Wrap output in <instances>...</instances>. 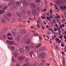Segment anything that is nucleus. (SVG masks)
Masks as SVG:
<instances>
[{
	"instance_id": "nucleus-1",
	"label": "nucleus",
	"mask_w": 66,
	"mask_h": 66,
	"mask_svg": "<svg viewBox=\"0 0 66 66\" xmlns=\"http://www.w3.org/2000/svg\"><path fill=\"white\" fill-rule=\"evenodd\" d=\"M12 3L13 7L15 8V9H16V8H15L16 7V6H19V5H20V4H21V2H17L16 3V5H15L14 4V2H12L9 3L8 4V5L9 6H11V5H12Z\"/></svg>"
},
{
	"instance_id": "nucleus-2",
	"label": "nucleus",
	"mask_w": 66,
	"mask_h": 66,
	"mask_svg": "<svg viewBox=\"0 0 66 66\" xmlns=\"http://www.w3.org/2000/svg\"><path fill=\"white\" fill-rule=\"evenodd\" d=\"M40 9V8L38 7L35 9H33L32 10V14L33 15L36 14L37 13V11H38V10H39Z\"/></svg>"
},
{
	"instance_id": "nucleus-3",
	"label": "nucleus",
	"mask_w": 66,
	"mask_h": 66,
	"mask_svg": "<svg viewBox=\"0 0 66 66\" xmlns=\"http://www.w3.org/2000/svg\"><path fill=\"white\" fill-rule=\"evenodd\" d=\"M45 55H46V53H42L39 54L38 57L40 59L42 57H44Z\"/></svg>"
},
{
	"instance_id": "nucleus-4",
	"label": "nucleus",
	"mask_w": 66,
	"mask_h": 66,
	"mask_svg": "<svg viewBox=\"0 0 66 66\" xmlns=\"http://www.w3.org/2000/svg\"><path fill=\"white\" fill-rule=\"evenodd\" d=\"M18 9L19 10H21L22 11V14H25V13L26 12V11L24 10H23V9H24V8H23V7H22V6H20L19 8Z\"/></svg>"
},
{
	"instance_id": "nucleus-5",
	"label": "nucleus",
	"mask_w": 66,
	"mask_h": 66,
	"mask_svg": "<svg viewBox=\"0 0 66 66\" xmlns=\"http://www.w3.org/2000/svg\"><path fill=\"white\" fill-rule=\"evenodd\" d=\"M64 3V2L61 1L56 0V4L57 5L62 4Z\"/></svg>"
},
{
	"instance_id": "nucleus-6",
	"label": "nucleus",
	"mask_w": 66,
	"mask_h": 66,
	"mask_svg": "<svg viewBox=\"0 0 66 66\" xmlns=\"http://www.w3.org/2000/svg\"><path fill=\"white\" fill-rule=\"evenodd\" d=\"M21 35H18L16 37V38L15 39L16 40H17L18 42H19L20 40L19 38H21Z\"/></svg>"
},
{
	"instance_id": "nucleus-7",
	"label": "nucleus",
	"mask_w": 66,
	"mask_h": 66,
	"mask_svg": "<svg viewBox=\"0 0 66 66\" xmlns=\"http://www.w3.org/2000/svg\"><path fill=\"white\" fill-rule=\"evenodd\" d=\"M25 42L26 43V44H29L30 42V39L28 38H26L25 40Z\"/></svg>"
},
{
	"instance_id": "nucleus-8",
	"label": "nucleus",
	"mask_w": 66,
	"mask_h": 66,
	"mask_svg": "<svg viewBox=\"0 0 66 66\" xmlns=\"http://www.w3.org/2000/svg\"><path fill=\"white\" fill-rule=\"evenodd\" d=\"M23 5L24 6H28L29 5V3L27 2H24L22 3Z\"/></svg>"
},
{
	"instance_id": "nucleus-9",
	"label": "nucleus",
	"mask_w": 66,
	"mask_h": 66,
	"mask_svg": "<svg viewBox=\"0 0 66 66\" xmlns=\"http://www.w3.org/2000/svg\"><path fill=\"white\" fill-rule=\"evenodd\" d=\"M47 16V14L44 13L41 16V18L43 19H45L46 18L45 17H46Z\"/></svg>"
},
{
	"instance_id": "nucleus-10",
	"label": "nucleus",
	"mask_w": 66,
	"mask_h": 66,
	"mask_svg": "<svg viewBox=\"0 0 66 66\" xmlns=\"http://www.w3.org/2000/svg\"><path fill=\"white\" fill-rule=\"evenodd\" d=\"M6 43L7 44H8L9 45H11L13 44V41H10L9 40H7L6 41Z\"/></svg>"
},
{
	"instance_id": "nucleus-11",
	"label": "nucleus",
	"mask_w": 66,
	"mask_h": 66,
	"mask_svg": "<svg viewBox=\"0 0 66 66\" xmlns=\"http://www.w3.org/2000/svg\"><path fill=\"white\" fill-rule=\"evenodd\" d=\"M11 35H11L10 33H9L7 35L8 38V39H13V38H10V37H11Z\"/></svg>"
},
{
	"instance_id": "nucleus-12",
	"label": "nucleus",
	"mask_w": 66,
	"mask_h": 66,
	"mask_svg": "<svg viewBox=\"0 0 66 66\" xmlns=\"http://www.w3.org/2000/svg\"><path fill=\"white\" fill-rule=\"evenodd\" d=\"M24 49L23 48L21 47L19 48V51L20 52H22V53H23L24 52Z\"/></svg>"
},
{
	"instance_id": "nucleus-13",
	"label": "nucleus",
	"mask_w": 66,
	"mask_h": 66,
	"mask_svg": "<svg viewBox=\"0 0 66 66\" xmlns=\"http://www.w3.org/2000/svg\"><path fill=\"white\" fill-rule=\"evenodd\" d=\"M24 57L20 56L18 57V59L19 61H22L24 59Z\"/></svg>"
},
{
	"instance_id": "nucleus-14",
	"label": "nucleus",
	"mask_w": 66,
	"mask_h": 66,
	"mask_svg": "<svg viewBox=\"0 0 66 66\" xmlns=\"http://www.w3.org/2000/svg\"><path fill=\"white\" fill-rule=\"evenodd\" d=\"M60 8L61 10H65V9L66 7L64 5H62L61 6Z\"/></svg>"
},
{
	"instance_id": "nucleus-15",
	"label": "nucleus",
	"mask_w": 66,
	"mask_h": 66,
	"mask_svg": "<svg viewBox=\"0 0 66 66\" xmlns=\"http://www.w3.org/2000/svg\"><path fill=\"white\" fill-rule=\"evenodd\" d=\"M30 66V63L29 62H27L24 64L22 66Z\"/></svg>"
},
{
	"instance_id": "nucleus-16",
	"label": "nucleus",
	"mask_w": 66,
	"mask_h": 66,
	"mask_svg": "<svg viewBox=\"0 0 66 66\" xmlns=\"http://www.w3.org/2000/svg\"><path fill=\"white\" fill-rule=\"evenodd\" d=\"M31 7L32 9H34L35 8V5L33 3H31Z\"/></svg>"
},
{
	"instance_id": "nucleus-17",
	"label": "nucleus",
	"mask_w": 66,
	"mask_h": 66,
	"mask_svg": "<svg viewBox=\"0 0 66 66\" xmlns=\"http://www.w3.org/2000/svg\"><path fill=\"white\" fill-rule=\"evenodd\" d=\"M63 66H66V64H65V60H63ZM61 66H63L62 65H61Z\"/></svg>"
},
{
	"instance_id": "nucleus-18",
	"label": "nucleus",
	"mask_w": 66,
	"mask_h": 66,
	"mask_svg": "<svg viewBox=\"0 0 66 66\" xmlns=\"http://www.w3.org/2000/svg\"><path fill=\"white\" fill-rule=\"evenodd\" d=\"M25 33H26V30H23L21 31V33L23 35Z\"/></svg>"
},
{
	"instance_id": "nucleus-19",
	"label": "nucleus",
	"mask_w": 66,
	"mask_h": 66,
	"mask_svg": "<svg viewBox=\"0 0 66 66\" xmlns=\"http://www.w3.org/2000/svg\"><path fill=\"white\" fill-rule=\"evenodd\" d=\"M17 53L16 52H14V59H16V57H17Z\"/></svg>"
},
{
	"instance_id": "nucleus-20",
	"label": "nucleus",
	"mask_w": 66,
	"mask_h": 66,
	"mask_svg": "<svg viewBox=\"0 0 66 66\" xmlns=\"http://www.w3.org/2000/svg\"><path fill=\"white\" fill-rule=\"evenodd\" d=\"M34 53V52L33 51H31L30 52V56L32 57V54H33Z\"/></svg>"
},
{
	"instance_id": "nucleus-21",
	"label": "nucleus",
	"mask_w": 66,
	"mask_h": 66,
	"mask_svg": "<svg viewBox=\"0 0 66 66\" xmlns=\"http://www.w3.org/2000/svg\"><path fill=\"white\" fill-rule=\"evenodd\" d=\"M27 14L29 15V16H30L31 15V12L29 10H28L27 11Z\"/></svg>"
},
{
	"instance_id": "nucleus-22",
	"label": "nucleus",
	"mask_w": 66,
	"mask_h": 66,
	"mask_svg": "<svg viewBox=\"0 0 66 66\" xmlns=\"http://www.w3.org/2000/svg\"><path fill=\"white\" fill-rule=\"evenodd\" d=\"M25 49L26 50H29L30 49V47L28 46H27L25 47Z\"/></svg>"
},
{
	"instance_id": "nucleus-23",
	"label": "nucleus",
	"mask_w": 66,
	"mask_h": 66,
	"mask_svg": "<svg viewBox=\"0 0 66 66\" xmlns=\"http://www.w3.org/2000/svg\"><path fill=\"white\" fill-rule=\"evenodd\" d=\"M7 6H5L3 8V10H7Z\"/></svg>"
},
{
	"instance_id": "nucleus-24",
	"label": "nucleus",
	"mask_w": 66,
	"mask_h": 66,
	"mask_svg": "<svg viewBox=\"0 0 66 66\" xmlns=\"http://www.w3.org/2000/svg\"><path fill=\"white\" fill-rule=\"evenodd\" d=\"M1 20L2 23H4V22H5V20L4 19H2Z\"/></svg>"
},
{
	"instance_id": "nucleus-25",
	"label": "nucleus",
	"mask_w": 66,
	"mask_h": 66,
	"mask_svg": "<svg viewBox=\"0 0 66 66\" xmlns=\"http://www.w3.org/2000/svg\"><path fill=\"white\" fill-rule=\"evenodd\" d=\"M4 12V11L2 10H0V14H2Z\"/></svg>"
},
{
	"instance_id": "nucleus-26",
	"label": "nucleus",
	"mask_w": 66,
	"mask_h": 66,
	"mask_svg": "<svg viewBox=\"0 0 66 66\" xmlns=\"http://www.w3.org/2000/svg\"><path fill=\"white\" fill-rule=\"evenodd\" d=\"M7 16H9V17H11L12 16V14H11V13H8L7 14Z\"/></svg>"
},
{
	"instance_id": "nucleus-27",
	"label": "nucleus",
	"mask_w": 66,
	"mask_h": 66,
	"mask_svg": "<svg viewBox=\"0 0 66 66\" xmlns=\"http://www.w3.org/2000/svg\"><path fill=\"white\" fill-rule=\"evenodd\" d=\"M41 46H42V44H39L38 46H36V48H39V47H40Z\"/></svg>"
},
{
	"instance_id": "nucleus-28",
	"label": "nucleus",
	"mask_w": 66,
	"mask_h": 66,
	"mask_svg": "<svg viewBox=\"0 0 66 66\" xmlns=\"http://www.w3.org/2000/svg\"><path fill=\"white\" fill-rule=\"evenodd\" d=\"M16 14H17V15H18V16H19V17H21V16H22V15H21V14H18L17 13H16Z\"/></svg>"
},
{
	"instance_id": "nucleus-29",
	"label": "nucleus",
	"mask_w": 66,
	"mask_h": 66,
	"mask_svg": "<svg viewBox=\"0 0 66 66\" xmlns=\"http://www.w3.org/2000/svg\"><path fill=\"white\" fill-rule=\"evenodd\" d=\"M10 48L11 50H14V49H15V47H14L13 46H12Z\"/></svg>"
},
{
	"instance_id": "nucleus-30",
	"label": "nucleus",
	"mask_w": 66,
	"mask_h": 66,
	"mask_svg": "<svg viewBox=\"0 0 66 66\" xmlns=\"http://www.w3.org/2000/svg\"><path fill=\"white\" fill-rule=\"evenodd\" d=\"M56 37V36L55 35L53 36L52 37V39L53 40H54L55 38Z\"/></svg>"
},
{
	"instance_id": "nucleus-31",
	"label": "nucleus",
	"mask_w": 66,
	"mask_h": 66,
	"mask_svg": "<svg viewBox=\"0 0 66 66\" xmlns=\"http://www.w3.org/2000/svg\"><path fill=\"white\" fill-rule=\"evenodd\" d=\"M63 36L62 35H60L59 36V38H60L62 39V38H63Z\"/></svg>"
},
{
	"instance_id": "nucleus-32",
	"label": "nucleus",
	"mask_w": 66,
	"mask_h": 66,
	"mask_svg": "<svg viewBox=\"0 0 66 66\" xmlns=\"http://www.w3.org/2000/svg\"><path fill=\"white\" fill-rule=\"evenodd\" d=\"M5 36V35H3V39H5V36Z\"/></svg>"
},
{
	"instance_id": "nucleus-33",
	"label": "nucleus",
	"mask_w": 66,
	"mask_h": 66,
	"mask_svg": "<svg viewBox=\"0 0 66 66\" xmlns=\"http://www.w3.org/2000/svg\"><path fill=\"white\" fill-rule=\"evenodd\" d=\"M52 33H53V34H56V33H55V32H54V31L53 30H52Z\"/></svg>"
},
{
	"instance_id": "nucleus-34",
	"label": "nucleus",
	"mask_w": 66,
	"mask_h": 66,
	"mask_svg": "<svg viewBox=\"0 0 66 66\" xmlns=\"http://www.w3.org/2000/svg\"><path fill=\"white\" fill-rule=\"evenodd\" d=\"M12 61L13 62H15V60L14 59V57H12Z\"/></svg>"
},
{
	"instance_id": "nucleus-35",
	"label": "nucleus",
	"mask_w": 66,
	"mask_h": 66,
	"mask_svg": "<svg viewBox=\"0 0 66 66\" xmlns=\"http://www.w3.org/2000/svg\"><path fill=\"white\" fill-rule=\"evenodd\" d=\"M61 30H60L59 31V32L58 33V34L59 35H61Z\"/></svg>"
},
{
	"instance_id": "nucleus-36",
	"label": "nucleus",
	"mask_w": 66,
	"mask_h": 66,
	"mask_svg": "<svg viewBox=\"0 0 66 66\" xmlns=\"http://www.w3.org/2000/svg\"><path fill=\"white\" fill-rule=\"evenodd\" d=\"M54 29L55 32H56V31H57V29H56V28H54Z\"/></svg>"
},
{
	"instance_id": "nucleus-37",
	"label": "nucleus",
	"mask_w": 66,
	"mask_h": 66,
	"mask_svg": "<svg viewBox=\"0 0 66 66\" xmlns=\"http://www.w3.org/2000/svg\"><path fill=\"white\" fill-rule=\"evenodd\" d=\"M34 35L35 36H38V34L36 33L34 34Z\"/></svg>"
},
{
	"instance_id": "nucleus-38",
	"label": "nucleus",
	"mask_w": 66,
	"mask_h": 66,
	"mask_svg": "<svg viewBox=\"0 0 66 66\" xmlns=\"http://www.w3.org/2000/svg\"><path fill=\"white\" fill-rule=\"evenodd\" d=\"M50 6H53V4H52V3H50Z\"/></svg>"
},
{
	"instance_id": "nucleus-39",
	"label": "nucleus",
	"mask_w": 66,
	"mask_h": 66,
	"mask_svg": "<svg viewBox=\"0 0 66 66\" xmlns=\"http://www.w3.org/2000/svg\"><path fill=\"white\" fill-rule=\"evenodd\" d=\"M37 27H38V28H40V27H39V24H38V23H37Z\"/></svg>"
},
{
	"instance_id": "nucleus-40",
	"label": "nucleus",
	"mask_w": 66,
	"mask_h": 66,
	"mask_svg": "<svg viewBox=\"0 0 66 66\" xmlns=\"http://www.w3.org/2000/svg\"><path fill=\"white\" fill-rule=\"evenodd\" d=\"M54 6L55 7V9H56V10H58V9L57 8V6L55 5Z\"/></svg>"
},
{
	"instance_id": "nucleus-41",
	"label": "nucleus",
	"mask_w": 66,
	"mask_h": 66,
	"mask_svg": "<svg viewBox=\"0 0 66 66\" xmlns=\"http://www.w3.org/2000/svg\"><path fill=\"white\" fill-rule=\"evenodd\" d=\"M39 66H43V64L42 63H40L39 64Z\"/></svg>"
},
{
	"instance_id": "nucleus-42",
	"label": "nucleus",
	"mask_w": 66,
	"mask_h": 66,
	"mask_svg": "<svg viewBox=\"0 0 66 66\" xmlns=\"http://www.w3.org/2000/svg\"><path fill=\"white\" fill-rule=\"evenodd\" d=\"M61 46L62 47H64V44H61Z\"/></svg>"
},
{
	"instance_id": "nucleus-43",
	"label": "nucleus",
	"mask_w": 66,
	"mask_h": 66,
	"mask_svg": "<svg viewBox=\"0 0 66 66\" xmlns=\"http://www.w3.org/2000/svg\"><path fill=\"white\" fill-rule=\"evenodd\" d=\"M40 0H37L36 1V2H40Z\"/></svg>"
},
{
	"instance_id": "nucleus-44",
	"label": "nucleus",
	"mask_w": 66,
	"mask_h": 66,
	"mask_svg": "<svg viewBox=\"0 0 66 66\" xmlns=\"http://www.w3.org/2000/svg\"><path fill=\"white\" fill-rule=\"evenodd\" d=\"M12 45H14V46H15L16 45V43H14L13 42V43L12 44Z\"/></svg>"
},
{
	"instance_id": "nucleus-45",
	"label": "nucleus",
	"mask_w": 66,
	"mask_h": 66,
	"mask_svg": "<svg viewBox=\"0 0 66 66\" xmlns=\"http://www.w3.org/2000/svg\"><path fill=\"white\" fill-rule=\"evenodd\" d=\"M48 30H49V31H51V30H52H52H53V29L51 28V29L49 28Z\"/></svg>"
},
{
	"instance_id": "nucleus-46",
	"label": "nucleus",
	"mask_w": 66,
	"mask_h": 66,
	"mask_svg": "<svg viewBox=\"0 0 66 66\" xmlns=\"http://www.w3.org/2000/svg\"><path fill=\"white\" fill-rule=\"evenodd\" d=\"M47 11V9H44V10H43V12H45Z\"/></svg>"
},
{
	"instance_id": "nucleus-47",
	"label": "nucleus",
	"mask_w": 66,
	"mask_h": 66,
	"mask_svg": "<svg viewBox=\"0 0 66 66\" xmlns=\"http://www.w3.org/2000/svg\"><path fill=\"white\" fill-rule=\"evenodd\" d=\"M39 39L40 40H42V37H41V36H40L39 37Z\"/></svg>"
},
{
	"instance_id": "nucleus-48",
	"label": "nucleus",
	"mask_w": 66,
	"mask_h": 66,
	"mask_svg": "<svg viewBox=\"0 0 66 66\" xmlns=\"http://www.w3.org/2000/svg\"><path fill=\"white\" fill-rule=\"evenodd\" d=\"M43 22L44 23V24H47V23H46V22L45 21H43Z\"/></svg>"
},
{
	"instance_id": "nucleus-49",
	"label": "nucleus",
	"mask_w": 66,
	"mask_h": 66,
	"mask_svg": "<svg viewBox=\"0 0 66 66\" xmlns=\"http://www.w3.org/2000/svg\"><path fill=\"white\" fill-rule=\"evenodd\" d=\"M57 42L58 44H60L61 43V41L60 40L58 41H57Z\"/></svg>"
},
{
	"instance_id": "nucleus-50",
	"label": "nucleus",
	"mask_w": 66,
	"mask_h": 66,
	"mask_svg": "<svg viewBox=\"0 0 66 66\" xmlns=\"http://www.w3.org/2000/svg\"><path fill=\"white\" fill-rule=\"evenodd\" d=\"M61 26L62 27H65V25L63 24H62Z\"/></svg>"
},
{
	"instance_id": "nucleus-51",
	"label": "nucleus",
	"mask_w": 66,
	"mask_h": 66,
	"mask_svg": "<svg viewBox=\"0 0 66 66\" xmlns=\"http://www.w3.org/2000/svg\"><path fill=\"white\" fill-rule=\"evenodd\" d=\"M55 26L56 27H57H57H58V25H57V24H55Z\"/></svg>"
},
{
	"instance_id": "nucleus-52",
	"label": "nucleus",
	"mask_w": 66,
	"mask_h": 66,
	"mask_svg": "<svg viewBox=\"0 0 66 66\" xmlns=\"http://www.w3.org/2000/svg\"><path fill=\"white\" fill-rule=\"evenodd\" d=\"M62 25H60V28L61 29H62Z\"/></svg>"
},
{
	"instance_id": "nucleus-53",
	"label": "nucleus",
	"mask_w": 66,
	"mask_h": 66,
	"mask_svg": "<svg viewBox=\"0 0 66 66\" xmlns=\"http://www.w3.org/2000/svg\"><path fill=\"white\" fill-rule=\"evenodd\" d=\"M26 62H28V61H29V59H27L26 60H25Z\"/></svg>"
},
{
	"instance_id": "nucleus-54",
	"label": "nucleus",
	"mask_w": 66,
	"mask_h": 66,
	"mask_svg": "<svg viewBox=\"0 0 66 66\" xmlns=\"http://www.w3.org/2000/svg\"><path fill=\"white\" fill-rule=\"evenodd\" d=\"M62 54H64V55H65V53H64V52H62Z\"/></svg>"
},
{
	"instance_id": "nucleus-55",
	"label": "nucleus",
	"mask_w": 66,
	"mask_h": 66,
	"mask_svg": "<svg viewBox=\"0 0 66 66\" xmlns=\"http://www.w3.org/2000/svg\"><path fill=\"white\" fill-rule=\"evenodd\" d=\"M50 13H52V10H50Z\"/></svg>"
},
{
	"instance_id": "nucleus-56",
	"label": "nucleus",
	"mask_w": 66,
	"mask_h": 66,
	"mask_svg": "<svg viewBox=\"0 0 66 66\" xmlns=\"http://www.w3.org/2000/svg\"><path fill=\"white\" fill-rule=\"evenodd\" d=\"M56 48L57 49V50H59V48H58V46H56Z\"/></svg>"
},
{
	"instance_id": "nucleus-57",
	"label": "nucleus",
	"mask_w": 66,
	"mask_h": 66,
	"mask_svg": "<svg viewBox=\"0 0 66 66\" xmlns=\"http://www.w3.org/2000/svg\"><path fill=\"white\" fill-rule=\"evenodd\" d=\"M56 40L58 42V41H59V38H57L56 39Z\"/></svg>"
},
{
	"instance_id": "nucleus-58",
	"label": "nucleus",
	"mask_w": 66,
	"mask_h": 66,
	"mask_svg": "<svg viewBox=\"0 0 66 66\" xmlns=\"http://www.w3.org/2000/svg\"><path fill=\"white\" fill-rule=\"evenodd\" d=\"M47 33L48 34V35H50L51 34L50 33V32H47Z\"/></svg>"
},
{
	"instance_id": "nucleus-59",
	"label": "nucleus",
	"mask_w": 66,
	"mask_h": 66,
	"mask_svg": "<svg viewBox=\"0 0 66 66\" xmlns=\"http://www.w3.org/2000/svg\"><path fill=\"white\" fill-rule=\"evenodd\" d=\"M53 21L54 22V23H56V22L55 20H53Z\"/></svg>"
},
{
	"instance_id": "nucleus-60",
	"label": "nucleus",
	"mask_w": 66,
	"mask_h": 66,
	"mask_svg": "<svg viewBox=\"0 0 66 66\" xmlns=\"http://www.w3.org/2000/svg\"><path fill=\"white\" fill-rule=\"evenodd\" d=\"M45 41H46V42H48V39H47L46 38L45 39Z\"/></svg>"
},
{
	"instance_id": "nucleus-61",
	"label": "nucleus",
	"mask_w": 66,
	"mask_h": 66,
	"mask_svg": "<svg viewBox=\"0 0 66 66\" xmlns=\"http://www.w3.org/2000/svg\"><path fill=\"white\" fill-rule=\"evenodd\" d=\"M50 18H51V19H52V16L50 15Z\"/></svg>"
},
{
	"instance_id": "nucleus-62",
	"label": "nucleus",
	"mask_w": 66,
	"mask_h": 66,
	"mask_svg": "<svg viewBox=\"0 0 66 66\" xmlns=\"http://www.w3.org/2000/svg\"><path fill=\"white\" fill-rule=\"evenodd\" d=\"M57 18H60V16L59 15H58L57 16Z\"/></svg>"
},
{
	"instance_id": "nucleus-63",
	"label": "nucleus",
	"mask_w": 66,
	"mask_h": 66,
	"mask_svg": "<svg viewBox=\"0 0 66 66\" xmlns=\"http://www.w3.org/2000/svg\"><path fill=\"white\" fill-rule=\"evenodd\" d=\"M64 52H66V48H65L64 49Z\"/></svg>"
},
{
	"instance_id": "nucleus-64",
	"label": "nucleus",
	"mask_w": 66,
	"mask_h": 66,
	"mask_svg": "<svg viewBox=\"0 0 66 66\" xmlns=\"http://www.w3.org/2000/svg\"><path fill=\"white\" fill-rule=\"evenodd\" d=\"M16 66H19V64H16Z\"/></svg>"
}]
</instances>
